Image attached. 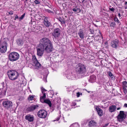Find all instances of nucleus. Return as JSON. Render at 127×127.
Instances as JSON below:
<instances>
[{"instance_id":"f257e3e1","label":"nucleus","mask_w":127,"mask_h":127,"mask_svg":"<svg viewBox=\"0 0 127 127\" xmlns=\"http://www.w3.org/2000/svg\"><path fill=\"white\" fill-rule=\"evenodd\" d=\"M39 46L37 48V54L40 56L43 55L44 51L47 53L51 52L53 48L52 44L48 38H44L40 41Z\"/></svg>"},{"instance_id":"f03ea898","label":"nucleus","mask_w":127,"mask_h":127,"mask_svg":"<svg viewBox=\"0 0 127 127\" xmlns=\"http://www.w3.org/2000/svg\"><path fill=\"white\" fill-rule=\"evenodd\" d=\"M19 57V54L15 52H13L10 53L8 56L9 60L10 61L12 62L17 60Z\"/></svg>"},{"instance_id":"7ed1b4c3","label":"nucleus","mask_w":127,"mask_h":127,"mask_svg":"<svg viewBox=\"0 0 127 127\" xmlns=\"http://www.w3.org/2000/svg\"><path fill=\"white\" fill-rule=\"evenodd\" d=\"M8 75L10 80H14L18 78L19 74L17 71L11 70L8 71Z\"/></svg>"},{"instance_id":"20e7f679","label":"nucleus","mask_w":127,"mask_h":127,"mask_svg":"<svg viewBox=\"0 0 127 127\" xmlns=\"http://www.w3.org/2000/svg\"><path fill=\"white\" fill-rule=\"evenodd\" d=\"M76 71L79 74H84L86 72L85 66L83 64H79L76 67Z\"/></svg>"},{"instance_id":"39448f33","label":"nucleus","mask_w":127,"mask_h":127,"mask_svg":"<svg viewBox=\"0 0 127 127\" xmlns=\"http://www.w3.org/2000/svg\"><path fill=\"white\" fill-rule=\"evenodd\" d=\"M117 117L118 120L119 122H122L124 121L126 117L124 112L123 111H120Z\"/></svg>"},{"instance_id":"423d86ee","label":"nucleus","mask_w":127,"mask_h":127,"mask_svg":"<svg viewBox=\"0 0 127 127\" xmlns=\"http://www.w3.org/2000/svg\"><path fill=\"white\" fill-rule=\"evenodd\" d=\"M37 115L40 118H44L47 117V113L44 110H41L38 112Z\"/></svg>"},{"instance_id":"0eeeda50","label":"nucleus","mask_w":127,"mask_h":127,"mask_svg":"<svg viewBox=\"0 0 127 127\" xmlns=\"http://www.w3.org/2000/svg\"><path fill=\"white\" fill-rule=\"evenodd\" d=\"M6 43L3 42L0 45V52L2 53L5 52L7 50Z\"/></svg>"},{"instance_id":"6e6552de","label":"nucleus","mask_w":127,"mask_h":127,"mask_svg":"<svg viewBox=\"0 0 127 127\" xmlns=\"http://www.w3.org/2000/svg\"><path fill=\"white\" fill-rule=\"evenodd\" d=\"M2 104L6 109H8L12 106V104L11 101L7 100L3 101Z\"/></svg>"},{"instance_id":"1a4fd4ad","label":"nucleus","mask_w":127,"mask_h":127,"mask_svg":"<svg viewBox=\"0 0 127 127\" xmlns=\"http://www.w3.org/2000/svg\"><path fill=\"white\" fill-rule=\"evenodd\" d=\"M60 30L58 28L55 29L52 33V35L55 38H56L60 35Z\"/></svg>"},{"instance_id":"9d476101","label":"nucleus","mask_w":127,"mask_h":127,"mask_svg":"<svg viewBox=\"0 0 127 127\" xmlns=\"http://www.w3.org/2000/svg\"><path fill=\"white\" fill-rule=\"evenodd\" d=\"M119 41L117 40H113L111 42V45L113 48H117L118 46Z\"/></svg>"},{"instance_id":"9b49d317","label":"nucleus","mask_w":127,"mask_h":127,"mask_svg":"<svg viewBox=\"0 0 127 127\" xmlns=\"http://www.w3.org/2000/svg\"><path fill=\"white\" fill-rule=\"evenodd\" d=\"M41 90L42 94H43V96H41L40 97V101H43V98H46V93L45 92H46L47 91V90L45 89L43 87H41Z\"/></svg>"},{"instance_id":"f8f14e48","label":"nucleus","mask_w":127,"mask_h":127,"mask_svg":"<svg viewBox=\"0 0 127 127\" xmlns=\"http://www.w3.org/2000/svg\"><path fill=\"white\" fill-rule=\"evenodd\" d=\"M85 34L84 31L80 29L78 31V34L80 38L82 39L84 38V36Z\"/></svg>"},{"instance_id":"ddd939ff","label":"nucleus","mask_w":127,"mask_h":127,"mask_svg":"<svg viewBox=\"0 0 127 127\" xmlns=\"http://www.w3.org/2000/svg\"><path fill=\"white\" fill-rule=\"evenodd\" d=\"M96 123L95 121L91 120L89 122L88 125L89 127H92L96 126Z\"/></svg>"},{"instance_id":"4468645a","label":"nucleus","mask_w":127,"mask_h":127,"mask_svg":"<svg viewBox=\"0 0 127 127\" xmlns=\"http://www.w3.org/2000/svg\"><path fill=\"white\" fill-rule=\"evenodd\" d=\"M95 109L98 115L100 116H102L103 114L102 110L100 108L98 107H96Z\"/></svg>"},{"instance_id":"2eb2a0df","label":"nucleus","mask_w":127,"mask_h":127,"mask_svg":"<svg viewBox=\"0 0 127 127\" xmlns=\"http://www.w3.org/2000/svg\"><path fill=\"white\" fill-rule=\"evenodd\" d=\"M25 119L30 122L32 121L33 120V117L30 115H28L25 116Z\"/></svg>"},{"instance_id":"dca6fc26","label":"nucleus","mask_w":127,"mask_h":127,"mask_svg":"<svg viewBox=\"0 0 127 127\" xmlns=\"http://www.w3.org/2000/svg\"><path fill=\"white\" fill-rule=\"evenodd\" d=\"M117 108L115 105H112L110 106L109 108V111L111 112H112L116 111Z\"/></svg>"},{"instance_id":"f3484780","label":"nucleus","mask_w":127,"mask_h":127,"mask_svg":"<svg viewBox=\"0 0 127 127\" xmlns=\"http://www.w3.org/2000/svg\"><path fill=\"white\" fill-rule=\"evenodd\" d=\"M45 99V98H43L42 99H43V101H40L42 102H44L45 103L48 104L50 107H51L52 106V104L50 100L48 99Z\"/></svg>"},{"instance_id":"a211bd4d","label":"nucleus","mask_w":127,"mask_h":127,"mask_svg":"<svg viewBox=\"0 0 127 127\" xmlns=\"http://www.w3.org/2000/svg\"><path fill=\"white\" fill-rule=\"evenodd\" d=\"M38 107V106L37 105H34L31 106L28 108V110L29 111H32L34 110L37 109Z\"/></svg>"},{"instance_id":"6ab92c4d","label":"nucleus","mask_w":127,"mask_h":127,"mask_svg":"<svg viewBox=\"0 0 127 127\" xmlns=\"http://www.w3.org/2000/svg\"><path fill=\"white\" fill-rule=\"evenodd\" d=\"M96 78L95 76L93 75L90 76L89 80L92 83L94 81L96 80Z\"/></svg>"},{"instance_id":"aec40b11","label":"nucleus","mask_w":127,"mask_h":127,"mask_svg":"<svg viewBox=\"0 0 127 127\" xmlns=\"http://www.w3.org/2000/svg\"><path fill=\"white\" fill-rule=\"evenodd\" d=\"M17 44L19 45H23V40L20 38L18 39L17 41Z\"/></svg>"},{"instance_id":"412c9836","label":"nucleus","mask_w":127,"mask_h":127,"mask_svg":"<svg viewBox=\"0 0 127 127\" xmlns=\"http://www.w3.org/2000/svg\"><path fill=\"white\" fill-rule=\"evenodd\" d=\"M34 64L35 67L37 69L40 67L41 64L38 61H37L36 62L34 63Z\"/></svg>"},{"instance_id":"4be33fe9","label":"nucleus","mask_w":127,"mask_h":127,"mask_svg":"<svg viewBox=\"0 0 127 127\" xmlns=\"http://www.w3.org/2000/svg\"><path fill=\"white\" fill-rule=\"evenodd\" d=\"M70 75H68L67 76V78L68 79L73 80L74 78V76L73 75L70 76Z\"/></svg>"},{"instance_id":"5701e85b","label":"nucleus","mask_w":127,"mask_h":127,"mask_svg":"<svg viewBox=\"0 0 127 127\" xmlns=\"http://www.w3.org/2000/svg\"><path fill=\"white\" fill-rule=\"evenodd\" d=\"M58 19L59 21L61 23L64 24L65 23V22L64 20L62 19L61 18H59Z\"/></svg>"},{"instance_id":"b1692460","label":"nucleus","mask_w":127,"mask_h":127,"mask_svg":"<svg viewBox=\"0 0 127 127\" xmlns=\"http://www.w3.org/2000/svg\"><path fill=\"white\" fill-rule=\"evenodd\" d=\"M45 25L47 27H49L51 25L49 21L44 23Z\"/></svg>"},{"instance_id":"393cba45","label":"nucleus","mask_w":127,"mask_h":127,"mask_svg":"<svg viewBox=\"0 0 127 127\" xmlns=\"http://www.w3.org/2000/svg\"><path fill=\"white\" fill-rule=\"evenodd\" d=\"M32 60L34 63H35L37 61L35 56H33V57Z\"/></svg>"},{"instance_id":"a878e982","label":"nucleus","mask_w":127,"mask_h":127,"mask_svg":"<svg viewBox=\"0 0 127 127\" xmlns=\"http://www.w3.org/2000/svg\"><path fill=\"white\" fill-rule=\"evenodd\" d=\"M110 27H114L116 26L115 23L114 22H112L110 24Z\"/></svg>"},{"instance_id":"bb28decb","label":"nucleus","mask_w":127,"mask_h":127,"mask_svg":"<svg viewBox=\"0 0 127 127\" xmlns=\"http://www.w3.org/2000/svg\"><path fill=\"white\" fill-rule=\"evenodd\" d=\"M34 97L32 95H30L28 97V99L29 100H31L33 99Z\"/></svg>"},{"instance_id":"cd10ccee","label":"nucleus","mask_w":127,"mask_h":127,"mask_svg":"<svg viewBox=\"0 0 127 127\" xmlns=\"http://www.w3.org/2000/svg\"><path fill=\"white\" fill-rule=\"evenodd\" d=\"M25 13H24L23 15H22L21 16V17H20L19 18V19L20 20V21L21 20H22L24 18L25 16Z\"/></svg>"},{"instance_id":"c85d7f7f","label":"nucleus","mask_w":127,"mask_h":127,"mask_svg":"<svg viewBox=\"0 0 127 127\" xmlns=\"http://www.w3.org/2000/svg\"><path fill=\"white\" fill-rule=\"evenodd\" d=\"M34 2L36 4H39L40 3V1L38 0H35Z\"/></svg>"},{"instance_id":"c756f323","label":"nucleus","mask_w":127,"mask_h":127,"mask_svg":"<svg viewBox=\"0 0 127 127\" xmlns=\"http://www.w3.org/2000/svg\"><path fill=\"white\" fill-rule=\"evenodd\" d=\"M123 91L125 94H126L127 93V90L126 88L125 87H123Z\"/></svg>"},{"instance_id":"7c9ffc66","label":"nucleus","mask_w":127,"mask_h":127,"mask_svg":"<svg viewBox=\"0 0 127 127\" xmlns=\"http://www.w3.org/2000/svg\"><path fill=\"white\" fill-rule=\"evenodd\" d=\"M78 10L79 12H80L81 11L80 9L78 8H77V9H76L74 8L72 9V10L74 11H77Z\"/></svg>"},{"instance_id":"2f4dec72","label":"nucleus","mask_w":127,"mask_h":127,"mask_svg":"<svg viewBox=\"0 0 127 127\" xmlns=\"http://www.w3.org/2000/svg\"><path fill=\"white\" fill-rule=\"evenodd\" d=\"M127 82L126 81H124L122 83V84L123 85L124 87H125L126 86Z\"/></svg>"},{"instance_id":"473e14b6","label":"nucleus","mask_w":127,"mask_h":127,"mask_svg":"<svg viewBox=\"0 0 127 127\" xmlns=\"http://www.w3.org/2000/svg\"><path fill=\"white\" fill-rule=\"evenodd\" d=\"M82 95V93H80L79 92H77L76 93L77 96V97H79L80 96V95Z\"/></svg>"},{"instance_id":"72a5a7b5","label":"nucleus","mask_w":127,"mask_h":127,"mask_svg":"<svg viewBox=\"0 0 127 127\" xmlns=\"http://www.w3.org/2000/svg\"><path fill=\"white\" fill-rule=\"evenodd\" d=\"M46 12H48V13H53V12L51 11L50 10H49V9H46Z\"/></svg>"},{"instance_id":"f704fd0d","label":"nucleus","mask_w":127,"mask_h":127,"mask_svg":"<svg viewBox=\"0 0 127 127\" xmlns=\"http://www.w3.org/2000/svg\"><path fill=\"white\" fill-rule=\"evenodd\" d=\"M48 21V18L47 17H45L44 19V23L47 22Z\"/></svg>"},{"instance_id":"c9c22d12","label":"nucleus","mask_w":127,"mask_h":127,"mask_svg":"<svg viewBox=\"0 0 127 127\" xmlns=\"http://www.w3.org/2000/svg\"><path fill=\"white\" fill-rule=\"evenodd\" d=\"M43 80L45 82H47L46 80V76H45V77H44L43 79Z\"/></svg>"},{"instance_id":"e433bc0d","label":"nucleus","mask_w":127,"mask_h":127,"mask_svg":"<svg viewBox=\"0 0 127 127\" xmlns=\"http://www.w3.org/2000/svg\"><path fill=\"white\" fill-rule=\"evenodd\" d=\"M90 32H91V34H93L94 31L93 30V29H90Z\"/></svg>"},{"instance_id":"4c0bfd02","label":"nucleus","mask_w":127,"mask_h":127,"mask_svg":"<svg viewBox=\"0 0 127 127\" xmlns=\"http://www.w3.org/2000/svg\"><path fill=\"white\" fill-rule=\"evenodd\" d=\"M114 20L115 21L117 22L119 20L117 17H115L114 18Z\"/></svg>"},{"instance_id":"58836bf2","label":"nucleus","mask_w":127,"mask_h":127,"mask_svg":"<svg viewBox=\"0 0 127 127\" xmlns=\"http://www.w3.org/2000/svg\"><path fill=\"white\" fill-rule=\"evenodd\" d=\"M109 9L110 10V11H113L114 10V9L113 7H112V8H109Z\"/></svg>"},{"instance_id":"ea45409f","label":"nucleus","mask_w":127,"mask_h":127,"mask_svg":"<svg viewBox=\"0 0 127 127\" xmlns=\"http://www.w3.org/2000/svg\"><path fill=\"white\" fill-rule=\"evenodd\" d=\"M108 75L110 76H113L112 73L110 72H109Z\"/></svg>"},{"instance_id":"a19ab883","label":"nucleus","mask_w":127,"mask_h":127,"mask_svg":"<svg viewBox=\"0 0 127 127\" xmlns=\"http://www.w3.org/2000/svg\"><path fill=\"white\" fill-rule=\"evenodd\" d=\"M3 96V95H2V91L1 92H0V97H2Z\"/></svg>"},{"instance_id":"79ce46f5","label":"nucleus","mask_w":127,"mask_h":127,"mask_svg":"<svg viewBox=\"0 0 127 127\" xmlns=\"http://www.w3.org/2000/svg\"><path fill=\"white\" fill-rule=\"evenodd\" d=\"M76 125H71L69 127H75Z\"/></svg>"},{"instance_id":"37998d69","label":"nucleus","mask_w":127,"mask_h":127,"mask_svg":"<svg viewBox=\"0 0 127 127\" xmlns=\"http://www.w3.org/2000/svg\"><path fill=\"white\" fill-rule=\"evenodd\" d=\"M109 123H107L104 126L105 127H106L108 125H109Z\"/></svg>"},{"instance_id":"c03bdc74","label":"nucleus","mask_w":127,"mask_h":127,"mask_svg":"<svg viewBox=\"0 0 127 127\" xmlns=\"http://www.w3.org/2000/svg\"><path fill=\"white\" fill-rule=\"evenodd\" d=\"M18 16L16 15L15 17V20L16 19H18Z\"/></svg>"},{"instance_id":"a18cd8bd","label":"nucleus","mask_w":127,"mask_h":127,"mask_svg":"<svg viewBox=\"0 0 127 127\" xmlns=\"http://www.w3.org/2000/svg\"><path fill=\"white\" fill-rule=\"evenodd\" d=\"M124 106L126 107H127V104L126 103L125 104H124Z\"/></svg>"},{"instance_id":"49530a36","label":"nucleus","mask_w":127,"mask_h":127,"mask_svg":"<svg viewBox=\"0 0 127 127\" xmlns=\"http://www.w3.org/2000/svg\"><path fill=\"white\" fill-rule=\"evenodd\" d=\"M1 84L3 86V87L4 85V82H2L1 83Z\"/></svg>"},{"instance_id":"de8ad7c7","label":"nucleus","mask_w":127,"mask_h":127,"mask_svg":"<svg viewBox=\"0 0 127 127\" xmlns=\"http://www.w3.org/2000/svg\"><path fill=\"white\" fill-rule=\"evenodd\" d=\"M46 60H50V58L49 57L47 58L46 59Z\"/></svg>"},{"instance_id":"09e8293b","label":"nucleus","mask_w":127,"mask_h":127,"mask_svg":"<svg viewBox=\"0 0 127 127\" xmlns=\"http://www.w3.org/2000/svg\"><path fill=\"white\" fill-rule=\"evenodd\" d=\"M9 13V14H11V15H12L13 14V13L12 12H10Z\"/></svg>"},{"instance_id":"8fccbe9b","label":"nucleus","mask_w":127,"mask_h":127,"mask_svg":"<svg viewBox=\"0 0 127 127\" xmlns=\"http://www.w3.org/2000/svg\"><path fill=\"white\" fill-rule=\"evenodd\" d=\"M118 16L119 17H121V15L119 13L118 14Z\"/></svg>"},{"instance_id":"3c124183","label":"nucleus","mask_w":127,"mask_h":127,"mask_svg":"<svg viewBox=\"0 0 127 127\" xmlns=\"http://www.w3.org/2000/svg\"><path fill=\"white\" fill-rule=\"evenodd\" d=\"M117 23H118V24H119V23H120V21L118 20V21H117Z\"/></svg>"},{"instance_id":"603ef678","label":"nucleus","mask_w":127,"mask_h":127,"mask_svg":"<svg viewBox=\"0 0 127 127\" xmlns=\"http://www.w3.org/2000/svg\"><path fill=\"white\" fill-rule=\"evenodd\" d=\"M120 109H121L120 107H118L117 108V110H119Z\"/></svg>"},{"instance_id":"864d4df0","label":"nucleus","mask_w":127,"mask_h":127,"mask_svg":"<svg viewBox=\"0 0 127 127\" xmlns=\"http://www.w3.org/2000/svg\"><path fill=\"white\" fill-rule=\"evenodd\" d=\"M127 2L126 1L125 2V4H127Z\"/></svg>"},{"instance_id":"5fc2aeb1","label":"nucleus","mask_w":127,"mask_h":127,"mask_svg":"<svg viewBox=\"0 0 127 127\" xmlns=\"http://www.w3.org/2000/svg\"><path fill=\"white\" fill-rule=\"evenodd\" d=\"M125 9H127V6H126V7H125Z\"/></svg>"},{"instance_id":"6e6d98bb","label":"nucleus","mask_w":127,"mask_h":127,"mask_svg":"<svg viewBox=\"0 0 127 127\" xmlns=\"http://www.w3.org/2000/svg\"><path fill=\"white\" fill-rule=\"evenodd\" d=\"M93 36H94V35H93V36H92V37H93Z\"/></svg>"},{"instance_id":"4d7b16f0","label":"nucleus","mask_w":127,"mask_h":127,"mask_svg":"<svg viewBox=\"0 0 127 127\" xmlns=\"http://www.w3.org/2000/svg\"><path fill=\"white\" fill-rule=\"evenodd\" d=\"M101 37H102V36H101Z\"/></svg>"},{"instance_id":"13d9d810","label":"nucleus","mask_w":127,"mask_h":127,"mask_svg":"<svg viewBox=\"0 0 127 127\" xmlns=\"http://www.w3.org/2000/svg\"><path fill=\"white\" fill-rule=\"evenodd\" d=\"M103 127H105L104 126H103Z\"/></svg>"},{"instance_id":"bf43d9fd","label":"nucleus","mask_w":127,"mask_h":127,"mask_svg":"<svg viewBox=\"0 0 127 127\" xmlns=\"http://www.w3.org/2000/svg\"><path fill=\"white\" fill-rule=\"evenodd\" d=\"M27 0H26V1H27Z\"/></svg>"},{"instance_id":"052dcab7","label":"nucleus","mask_w":127,"mask_h":127,"mask_svg":"<svg viewBox=\"0 0 127 127\" xmlns=\"http://www.w3.org/2000/svg\"><path fill=\"white\" fill-rule=\"evenodd\" d=\"M100 33V34H101V33L100 32H99Z\"/></svg>"}]
</instances>
